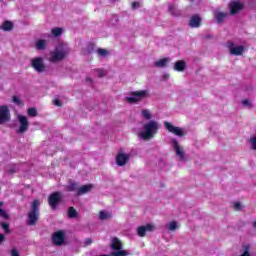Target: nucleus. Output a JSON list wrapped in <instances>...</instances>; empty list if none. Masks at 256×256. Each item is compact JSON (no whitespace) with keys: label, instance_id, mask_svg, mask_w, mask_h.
<instances>
[{"label":"nucleus","instance_id":"31","mask_svg":"<svg viewBox=\"0 0 256 256\" xmlns=\"http://www.w3.org/2000/svg\"><path fill=\"white\" fill-rule=\"evenodd\" d=\"M137 233L139 237H145L147 231L145 230V226H140L137 229Z\"/></svg>","mask_w":256,"mask_h":256},{"label":"nucleus","instance_id":"30","mask_svg":"<svg viewBox=\"0 0 256 256\" xmlns=\"http://www.w3.org/2000/svg\"><path fill=\"white\" fill-rule=\"evenodd\" d=\"M27 113L29 117H37V109L35 107L28 108Z\"/></svg>","mask_w":256,"mask_h":256},{"label":"nucleus","instance_id":"7","mask_svg":"<svg viewBox=\"0 0 256 256\" xmlns=\"http://www.w3.org/2000/svg\"><path fill=\"white\" fill-rule=\"evenodd\" d=\"M31 68L35 69L37 73L45 72L46 66L42 57H35L31 60Z\"/></svg>","mask_w":256,"mask_h":256},{"label":"nucleus","instance_id":"33","mask_svg":"<svg viewBox=\"0 0 256 256\" xmlns=\"http://www.w3.org/2000/svg\"><path fill=\"white\" fill-rule=\"evenodd\" d=\"M142 116L144 119H147L149 121L151 119V112L149 110H142Z\"/></svg>","mask_w":256,"mask_h":256},{"label":"nucleus","instance_id":"35","mask_svg":"<svg viewBox=\"0 0 256 256\" xmlns=\"http://www.w3.org/2000/svg\"><path fill=\"white\" fill-rule=\"evenodd\" d=\"M144 227H145L146 232L151 233V232L155 231V226L153 224H146Z\"/></svg>","mask_w":256,"mask_h":256},{"label":"nucleus","instance_id":"13","mask_svg":"<svg viewBox=\"0 0 256 256\" xmlns=\"http://www.w3.org/2000/svg\"><path fill=\"white\" fill-rule=\"evenodd\" d=\"M129 159H131V155L119 152L116 155V165H118V167H123L127 165Z\"/></svg>","mask_w":256,"mask_h":256},{"label":"nucleus","instance_id":"41","mask_svg":"<svg viewBox=\"0 0 256 256\" xmlns=\"http://www.w3.org/2000/svg\"><path fill=\"white\" fill-rule=\"evenodd\" d=\"M98 77H105V71L104 70H98Z\"/></svg>","mask_w":256,"mask_h":256},{"label":"nucleus","instance_id":"27","mask_svg":"<svg viewBox=\"0 0 256 256\" xmlns=\"http://www.w3.org/2000/svg\"><path fill=\"white\" fill-rule=\"evenodd\" d=\"M12 103L14 105H17L18 107H23L25 103H23V100H20L17 95L12 96Z\"/></svg>","mask_w":256,"mask_h":256},{"label":"nucleus","instance_id":"29","mask_svg":"<svg viewBox=\"0 0 256 256\" xmlns=\"http://www.w3.org/2000/svg\"><path fill=\"white\" fill-rule=\"evenodd\" d=\"M1 228L5 231V233H11V225L7 222H0Z\"/></svg>","mask_w":256,"mask_h":256},{"label":"nucleus","instance_id":"18","mask_svg":"<svg viewBox=\"0 0 256 256\" xmlns=\"http://www.w3.org/2000/svg\"><path fill=\"white\" fill-rule=\"evenodd\" d=\"M228 16H229V13L227 12H221V11L214 12V19L217 21V23H223V20Z\"/></svg>","mask_w":256,"mask_h":256},{"label":"nucleus","instance_id":"38","mask_svg":"<svg viewBox=\"0 0 256 256\" xmlns=\"http://www.w3.org/2000/svg\"><path fill=\"white\" fill-rule=\"evenodd\" d=\"M131 7H132V9H139L140 4H139V2H132Z\"/></svg>","mask_w":256,"mask_h":256},{"label":"nucleus","instance_id":"46","mask_svg":"<svg viewBox=\"0 0 256 256\" xmlns=\"http://www.w3.org/2000/svg\"><path fill=\"white\" fill-rule=\"evenodd\" d=\"M253 227L256 229V221L253 222Z\"/></svg>","mask_w":256,"mask_h":256},{"label":"nucleus","instance_id":"1","mask_svg":"<svg viewBox=\"0 0 256 256\" xmlns=\"http://www.w3.org/2000/svg\"><path fill=\"white\" fill-rule=\"evenodd\" d=\"M157 131H159V123L151 120L143 125V131L138 134V137L144 141H149V139H153L157 135Z\"/></svg>","mask_w":256,"mask_h":256},{"label":"nucleus","instance_id":"28","mask_svg":"<svg viewBox=\"0 0 256 256\" xmlns=\"http://www.w3.org/2000/svg\"><path fill=\"white\" fill-rule=\"evenodd\" d=\"M99 219L101 221H105V219H111V213H107L105 211H100L99 212Z\"/></svg>","mask_w":256,"mask_h":256},{"label":"nucleus","instance_id":"32","mask_svg":"<svg viewBox=\"0 0 256 256\" xmlns=\"http://www.w3.org/2000/svg\"><path fill=\"white\" fill-rule=\"evenodd\" d=\"M97 53L100 57H107V55H109V51L103 48H98Z\"/></svg>","mask_w":256,"mask_h":256},{"label":"nucleus","instance_id":"22","mask_svg":"<svg viewBox=\"0 0 256 256\" xmlns=\"http://www.w3.org/2000/svg\"><path fill=\"white\" fill-rule=\"evenodd\" d=\"M167 63H169L168 58H162L154 63L155 67L163 68L167 67Z\"/></svg>","mask_w":256,"mask_h":256},{"label":"nucleus","instance_id":"21","mask_svg":"<svg viewBox=\"0 0 256 256\" xmlns=\"http://www.w3.org/2000/svg\"><path fill=\"white\" fill-rule=\"evenodd\" d=\"M168 11L174 17H179V15H181V11H179V9H177V5H175V4H169Z\"/></svg>","mask_w":256,"mask_h":256},{"label":"nucleus","instance_id":"25","mask_svg":"<svg viewBox=\"0 0 256 256\" xmlns=\"http://www.w3.org/2000/svg\"><path fill=\"white\" fill-rule=\"evenodd\" d=\"M78 215H79V213L77 212V210H75L74 207H69L68 208V217H69V219H75Z\"/></svg>","mask_w":256,"mask_h":256},{"label":"nucleus","instance_id":"42","mask_svg":"<svg viewBox=\"0 0 256 256\" xmlns=\"http://www.w3.org/2000/svg\"><path fill=\"white\" fill-rule=\"evenodd\" d=\"M11 254L12 256H19V252L17 251V249H12Z\"/></svg>","mask_w":256,"mask_h":256},{"label":"nucleus","instance_id":"8","mask_svg":"<svg viewBox=\"0 0 256 256\" xmlns=\"http://www.w3.org/2000/svg\"><path fill=\"white\" fill-rule=\"evenodd\" d=\"M11 121V111L6 105L0 106V125L9 123Z\"/></svg>","mask_w":256,"mask_h":256},{"label":"nucleus","instance_id":"45","mask_svg":"<svg viewBox=\"0 0 256 256\" xmlns=\"http://www.w3.org/2000/svg\"><path fill=\"white\" fill-rule=\"evenodd\" d=\"M9 173H10V175H13V173H15V168H11V169L9 170Z\"/></svg>","mask_w":256,"mask_h":256},{"label":"nucleus","instance_id":"37","mask_svg":"<svg viewBox=\"0 0 256 256\" xmlns=\"http://www.w3.org/2000/svg\"><path fill=\"white\" fill-rule=\"evenodd\" d=\"M234 209H235L236 211H240V210H241V203L235 202V203H234Z\"/></svg>","mask_w":256,"mask_h":256},{"label":"nucleus","instance_id":"15","mask_svg":"<svg viewBox=\"0 0 256 256\" xmlns=\"http://www.w3.org/2000/svg\"><path fill=\"white\" fill-rule=\"evenodd\" d=\"M171 143L173 145L177 157H179L181 161H183V159H185V152L183 151V149H181V146H179V142L177 141V139H172Z\"/></svg>","mask_w":256,"mask_h":256},{"label":"nucleus","instance_id":"47","mask_svg":"<svg viewBox=\"0 0 256 256\" xmlns=\"http://www.w3.org/2000/svg\"><path fill=\"white\" fill-rule=\"evenodd\" d=\"M164 78H165V79H168V78H169V75H164Z\"/></svg>","mask_w":256,"mask_h":256},{"label":"nucleus","instance_id":"16","mask_svg":"<svg viewBox=\"0 0 256 256\" xmlns=\"http://www.w3.org/2000/svg\"><path fill=\"white\" fill-rule=\"evenodd\" d=\"M93 190V184H86L78 188L77 195L78 197L81 195H86V193H90Z\"/></svg>","mask_w":256,"mask_h":256},{"label":"nucleus","instance_id":"40","mask_svg":"<svg viewBox=\"0 0 256 256\" xmlns=\"http://www.w3.org/2000/svg\"><path fill=\"white\" fill-rule=\"evenodd\" d=\"M93 243V240L91 238H87L86 241H85V246H89Z\"/></svg>","mask_w":256,"mask_h":256},{"label":"nucleus","instance_id":"3","mask_svg":"<svg viewBox=\"0 0 256 256\" xmlns=\"http://www.w3.org/2000/svg\"><path fill=\"white\" fill-rule=\"evenodd\" d=\"M130 95L131 97L125 98L127 103H130V104L139 103L143 101V99H147V97H149V91L148 90L132 91L130 92Z\"/></svg>","mask_w":256,"mask_h":256},{"label":"nucleus","instance_id":"23","mask_svg":"<svg viewBox=\"0 0 256 256\" xmlns=\"http://www.w3.org/2000/svg\"><path fill=\"white\" fill-rule=\"evenodd\" d=\"M3 205H5V202L0 201V217L1 219H9V214L7 213V211H5V209H3Z\"/></svg>","mask_w":256,"mask_h":256},{"label":"nucleus","instance_id":"17","mask_svg":"<svg viewBox=\"0 0 256 256\" xmlns=\"http://www.w3.org/2000/svg\"><path fill=\"white\" fill-rule=\"evenodd\" d=\"M189 25L192 28L201 27V17H199V14H195L190 18Z\"/></svg>","mask_w":256,"mask_h":256},{"label":"nucleus","instance_id":"11","mask_svg":"<svg viewBox=\"0 0 256 256\" xmlns=\"http://www.w3.org/2000/svg\"><path fill=\"white\" fill-rule=\"evenodd\" d=\"M18 122L20 124V127L18 128L17 133L23 134L27 132L29 129V120L27 119V116L19 115Z\"/></svg>","mask_w":256,"mask_h":256},{"label":"nucleus","instance_id":"39","mask_svg":"<svg viewBox=\"0 0 256 256\" xmlns=\"http://www.w3.org/2000/svg\"><path fill=\"white\" fill-rule=\"evenodd\" d=\"M54 105H56V107H61V105H63V104L61 103V100L55 99L54 100Z\"/></svg>","mask_w":256,"mask_h":256},{"label":"nucleus","instance_id":"44","mask_svg":"<svg viewBox=\"0 0 256 256\" xmlns=\"http://www.w3.org/2000/svg\"><path fill=\"white\" fill-rule=\"evenodd\" d=\"M3 241H5V235L0 234V245H1V243H3Z\"/></svg>","mask_w":256,"mask_h":256},{"label":"nucleus","instance_id":"36","mask_svg":"<svg viewBox=\"0 0 256 256\" xmlns=\"http://www.w3.org/2000/svg\"><path fill=\"white\" fill-rule=\"evenodd\" d=\"M169 231H175L177 229V222L172 221L168 226Z\"/></svg>","mask_w":256,"mask_h":256},{"label":"nucleus","instance_id":"6","mask_svg":"<svg viewBox=\"0 0 256 256\" xmlns=\"http://www.w3.org/2000/svg\"><path fill=\"white\" fill-rule=\"evenodd\" d=\"M61 201H63L61 192H53L48 196V204L53 211L57 209V205H59Z\"/></svg>","mask_w":256,"mask_h":256},{"label":"nucleus","instance_id":"4","mask_svg":"<svg viewBox=\"0 0 256 256\" xmlns=\"http://www.w3.org/2000/svg\"><path fill=\"white\" fill-rule=\"evenodd\" d=\"M110 247L113 250V252L110 253V256L129 255V253H127V250H121L123 249V243H121V240H119V238H113Z\"/></svg>","mask_w":256,"mask_h":256},{"label":"nucleus","instance_id":"34","mask_svg":"<svg viewBox=\"0 0 256 256\" xmlns=\"http://www.w3.org/2000/svg\"><path fill=\"white\" fill-rule=\"evenodd\" d=\"M79 188H77V183L76 182H72L69 186H68V191H78Z\"/></svg>","mask_w":256,"mask_h":256},{"label":"nucleus","instance_id":"26","mask_svg":"<svg viewBox=\"0 0 256 256\" xmlns=\"http://www.w3.org/2000/svg\"><path fill=\"white\" fill-rule=\"evenodd\" d=\"M54 37H61L63 35V28L55 27L51 30Z\"/></svg>","mask_w":256,"mask_h":256},{"label":"nucleus","instance_id":"43","mask_svg":"<svg viewBox=\"0 0 256 256\" xmlns=\"http://www.w3.org/2000/svg\"><path fill=\"white\" fill-rule=\"evenodd\" d=\"M242 104L245 105V106L251 105V103H249V100H247V99L243 100Z\"/></svg>","mask_w":256,"mask_h":256},{"label":"nucleus","instance_id":"24","mask_svg":"<svg viewBox=\"0 0 256 256\" xmlns=\"http://www.w3.org/2000/svg\"><path fill=\"white\" fill-rule=\"evenodd\" d=\"M2 31H13V23L11 21H5L1 26Z\"/></svg>","mask_w":256,"mask_h":256},{"label":"nucleus","instance_id":"12","mask_svg":"<svg viewBox=\"0 0 256 256\" xmlns=\"http://www.w3.org/2000/svg\"><path fill=\"white\" fill-rule=\"evenodd\" d=\"M228 9L230 15H237L239 11H243V9H245V5L239 1H233L229 3Z\"/></svg>","mask_w":256,"mask_h":256},{"label":"nucleus","instance_id":"10","mask_svg":"<svg viewBox=\"0 0 256 256\" xmlns=\"http://www.w3.org/2000/svg\"><path fill=\"white\" fill-rule=\"evenodd\" d=\"M227 47L230 51V55H236V56H241L243 53H245V47L240 45V46H235V43L232 41L227 42Z\"/></svg>","mask_w":256,"mask_h":256},{"label":"nucleus","instance_id":"19","mask_svg":"<svg viewBox=\"0 0 256 256\" xmlns=\"http://www.w3.org/2000/svg\"><path fill=\"white\" fill-rule=\"evenodd\" d=\"M185 67H187V63L183 60H178L174 64V71L183 72Z\"/></svg>","mask_w":256,"mask_h":256},{"label":"nucleus","instance_id":"5","mask_svg":"<svg viewBox=\"0 0 256 256\" xmlns=\"http://www.w3.org/2000/svg\"><path fill=\"white\" fill-rule=\"evenodd\" d=\"M69 55V50H59V48H55L54 51L50 52V63H59V61H63L65 57Z\"/></svg>","mask_w":256,"mask_h":256},{"label":"nucleus","instance_id":"20","mask_svg":"<svg viewBox=\"0 0 256 256\" xmlns=\"http://www.w3.org/2000/svg\"><path fill=\"white\" fill-rule=\"evenodd\" d=\"M35 47L38 51H45L47 49V41L39 39L35 42Z\"/></svg>","mask_w":256,"mask_h":256},{"label":"nucleus","instance_id":"14","mask_svg":"<svg viewBox=\"0 0 256 256\" xmlns=\"http://www.w3.org/2000/svg\"><path fill=\"white\" fill-rule=\"evenodd\" d=\"M64 241H65V233H63L62 231H58L52 234V243L56 245V247L63 245Z\"/></svg>","mask_w":256,"mask_h":256},{"label":"nucleus","instance_id":"9","mask_svg":"<svg viewBox=\"0 0 256 256\" xmlns=\"http://www.w3.org/2000/svg\"><path fill=\"white\" fill-rule=\"evenodd\" d=\"M164 127L169 133L176 135V137H185V132L181 128L171 124V122H164Z\"/></svg>","mask_w":256,"mask_h":256},{"label":"nucleus","instance_id":"2","mask_svg":"<svg viewBox=\"0 0 256 256\" xmlns=\"http://www.w3.org/2000/svg\"><path fill=\"white\" fill-rule=\"evenodd\" d=\"M41 207V202L37 199L33 200L30 206V211L27 214L26 223L29 226L37 225V221H39V208Z\"/></svg>","mask_w":256,"mask_h":256}]
</instances>
